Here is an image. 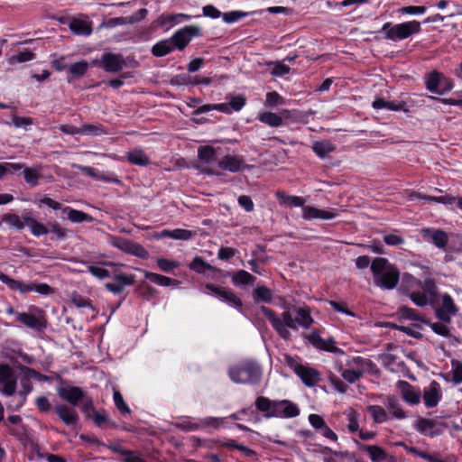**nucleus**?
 I'll list each match as a JSON object with an SVG mask.
<instances>
[{"mask_svg":"<svg viewBox=\"0 0 462 462\" xmlns=\"http://www.w3.org/2000/svg\"><path fill=\"white\" fill-rule=\"evenodd\" d=\"M371 271L374 284L381 289L393 290L397 286L400 280V272L386 258H374L371 263Z\"/></svg>","mask_w":462,"mask_h":462,"instance_id":"obj_1","label":"nucleus"},{"mask_svg":"<svg viewBox=\"0 0 462 462\" xmlns=\"http://www.w3.org/2000/svg\"><path fill=\"white\" fill-rule=\"evenodd\" d=\"M228 374L234 383L241 384H257L262 379L260 365L252 360H246L230 367Z\"/></svg>","mask_w":462,"mask_h":462,"instance_id":"obj_2","label":"nucleus"},{"mask_svg":"<svg viewBox=\"0 0 462 462\" xmlns=\"http://www.w3.org/2000/svg\"><path fill=\"white\" fill-rule=\"evenodd\" d=\"M383 31L389 40H403L412 34L418 33L420 31V23L417 21H411L396 25H392L390 23L383 26Z\"/></svg>","mask_w":462,"mask_h":462,"instance_id":"obj_3","label":"nucleus"},{"mask_svg":"<svg viewBox=\"0 0 462 462\" xmlns=\"http://www.w3.org/2000/svg\"><path fill=\"white\" fill-rule=\"evenodd\" d=\"M246 104V97L244 95H232L229 103L217 105H204L194 111V115H201L211 110H219L224 113H230L231 110L240 111Z\"/></svg>","mask_w":462,"mask_h":462,"instance_id":"obj_4","label":"nucleus"},{"mask_svg":"<svg viewBox=\"0 0 462 462\" xmlns=\"http://www.w3.org/2000/svg\"><path fill=\"white\" fill-rule=\"evenodd\" d=\"M286 359L288 365L307 386H314L319 382L320 374L316 369L298 364L291 356H287Z\"/></svg>","mask_w":462,"mask_h":462,"instance_id":"obj_5","label":"nucleus"},{"mask_svg":"<svg viewBox=\"0 0 462 462\" xmlns=\"http://www.w3.org/2000/svg\"><path fill=\"white\" fill-rule=\"evenodd\" d=\"M93 65H100L106 72L116 73L123 69L125 60L122 54L104 53L99 60L92 61Z\"/></svg>","mask_w":462,"mask_h":462,"instance_id":"obj_6","label":"nucleus"},{"mask_svg":"<svg viewBox=\"0 0 462 462\" xmlns=\"http://www.w3.org/2000/svg\"><path fill=\"white\" fill-rule=\"evenodd\" d=\"M16 391V378L9 365H0V392L6 396H12Z\"/></svg>","mask_w":462,"mask_h":462,"instance_id":"obj_7","label":"nucleus"},{"mask_svg":"<svg viewBox=\"0 0 462 462\" xmlns=\"http://www.w3.org/2000/svg\"><path fill=\"white\" fill-rule=\"evenodd\" d=\"M200 32L199 27L186 26L176 32L171 38L174 48L182 51L189 44L192 37L198 36Z\"/></svg>","mask_w":462,"mask_h":462,"instance_id":"obj_8","label":"nucleus"},{"mask_svg":"<svg viewBox=\"0 0 462 462\" xmlns=\"http://www.w3.org/2000/svg\"><path fill=\"white\" fill-rule=\"evenodd\" d=\"M457 308L448 294H444L439 306L436 309V316L443 322L449 323L451 318L457 312Z\"/></svg>","mask_w":462,"mask_h":462,"instance_id":"obj_9","label":"nucleus"},{"mask_svg":"<svg viewBox=\"0 0 462 462\" xmlns=\"http://www.w3.org/2000/svg\"><path fill=\"white\" fill-rule=\"evenodd\" d=\"M57 392L63 401L72 406H78L86 397V393L78 386L60 387Z\"/></svg>","mask_w":462,"mask_h":462,"instance_id":"obj_10","label":"nucleus"},{"mask_svg":"<svg viewBox=\"0 0 462 462\" xmlns=\"http://www.w3.org/2000/svg\"><path fill=\"white\" fill-rule=\"evenodd\" d=\"M442 397V390L440 384L432 381L423 391L422 398L427 408L436 407Z\"/></svg>","mask_w":462,"mask_h":462,"instance_id":"obj_11","label":"nucleus"},{"mask_svg":"<svg viewBox=\"0 0 462 462\" xmlns=\"http://www.w3.org/2000/svg\"><path fill=\"white\" fill-rule=\"evenodd\" d=\"M446 427L447 425L445 423H440L430 419L420 418L416 421L417 430L423 434H430V436L440 433L442 431L441 428Z\"/></svg>","mask_w":462,"mask_h":462,"instance_id":"obj_12","label":"nucleus"},{"mask_svg":"<svg viewBox=\"0 0 462 462\" xmlns=\"http://www.w3.org/2000/svg\"><path fill=\"white\" fill-rule=\"evenodd\" d=\"M206 288L236 308L242 307L241 300L231 290L224 287H218L214 284H207Z\"/></svg>","mask_w":462,"mask_h":462,"instance_id":"obj_13","label":"nucleus"},{"mask_svg":"<svg viewBox=\"0 0 462 462\" xmlns=\"http://www.w3.org/2000/svg\"><path fill=\"white\" fill-rule=\"evenodd\" d=\"M54 411L58 417L66 424L67 426H74L79 421V414L78 412L71 407H69L65 404L56 405Z\"/></svg>","mask_w":462,"mask_h":462,"instance_id":"obj_14","label":"nucleus"},{"mask_svg":"<svg viewBox=\"0 0 462 462\" xmlns=\"http://www.w3.org/2000/svg\"><path fill=\"white\" fill-rule=\"evenodd\" d=\"M117 246L123 251L132 254L142 259H147L149 257L148 251L141 245L134 243L133 241L121 239L118 242Z\"/></svg>","mask_w":462,"mask_h":462,"instance_id":"obj_15","label":"nucleus"},{"mask_svg":"<svg viewBox=\"0 0 462 462\" xmlns=\"http://www.w3.org/2000/svg\"><path fill=\"white\" fill-rule=\"evenodd\" d=\"M18 368L24 374V378L21 380L22 390L20 394L24 398L32 390V384L30 381L31 378H40L41 374L32 368L20 365Z\"/></svg>","mask_w":462,"mask_h":462,"instance_id":"obj_16","label":"nucleus"},{"mask_svg":"<svg viewBox=\"0 0 462 462\" xmlns=\"http://www.w3.org/2000/svg\"><path fill=\"white\" fill-rule=\"evenodd\" d=\"M262 312L265 315V317L271 321L272 325L278 332V334L284 339H289L291 337L290 331L285 328V326L282 324V319L277 318L273 310L270 309L262 306Z\"/></svg>","mask_w":462,"mask_h":462,"instance_id":"obj_17","label":"nucleus"},{"mask_svg":"<svg viewBox=\"0 0 462 462\" xmlns=\"http://www.w3.org/2000/svg\"><path fill=\"white\" fill-rule=\"evenodd\" d=\"M300 411L298 407L289 401H282L274 403V410L267 416H275L282 414L284 417H295L299 415Z\"/></svg>","mask_w":462,"mask_h":462,"instance_id":"obj_18","label":"nucleus"},{"mask_svg":"<svg viewBox=\"0 0 462 462\" xmlns=\"http://www.w3.org/2000/svg\"><path fill=\"white\" fill-rule=\"evenodd\" d=\"M308 339L310 342L317 348L320 350H326L329 352H337L338 349L335 346L336 342L333 338L329 339H323L321 337L316 333L312 332L309 337Z\"/></svg>","mask_w":462,"mask_h":462,"instance_id":"obj_19","label":"nucleus"},{"mask_svg":"<svg viewBox=\"0 0 462 462\" xmlns=\"http://www.w3.org/2000/svg\"><path fill=\"white\" fill-rule=\"evenodd\" d=\"M292 312L296 313L295 324L304 328H309L312 323L313 319L310 316V309L309 307L297 308L292 306Z\"/></svg>","mask_w":462,"mask_h":462,"instance_id":"obj_20","label":"nucleus"},{"mask_svg":"<svg viewBox=\"0 0 462 462\" xmlns=\"http://www.w3.org/2000/svg\"><path fill=\"white\" fill-rule=\"evenodd\" d=\"M397 386L401 391L402 398L411 404H418L420 402V394L416 393L414 388L405 381H399Z\"/></svg>","mask_w":462,"mask_h":462,"instance_id":"obj_21","label":"nucleus"},{"mask_svg":"<svg viewBox=\"0 0 462 462\" xmlns=\"http://www.w3.org/2000/svg\"><path fill=\"white\" fill-rule=\"evenodd\" d=\"M17 319L27 326L28 328L34 329H42L46 327L45 320L43 319L35 317L30 313L23 312L17 315Z\"/></svg>","mask_w":462,"mask_h":462,"instance_id":"obj_22","label":"nucleus"},{"mask_svg":"<svg viewBox=\"0 0 462 462\" xmlns=\"http://www.w3.org/2000/svg\"><path fill=\"white\" fill-rule=\"evenodd\" d=\"M422 234L424 237L430 238L439 248L444 249L448 244V235L442 230L431 231L427 228L422 230Z\"/></svg>","mask_w":462,"mask_h":462,"instance_id":"obj_23","label":"nucleus"},{"mask_svg":"<svg viewBox=\"0 0 462 462\" xmlns=\"http://www.w3.org/2000/svg\"><path fill=\"white\" fill-rule=\"evenodd\" d=\"M0 281L5 283L11 290L19 291L22 293L33 290L31 284H23L19 281L10 278L2 272H0Z\"/></svg>","mask_w":462,"mask_h":462,"instance_id":"obj_24","label":"nucleus"},{"mask_svg":"<svg viewBox=\"0 0 462 462\" xmlns=\"http://www.w3.org/2000/svg\"><path fill=\"white\" fill-rule=\"evenodd\" d=\"M335 217V213L331 211L318 209L313 207H305L303 208V217L306 219L323 218L331 219Z\"/></svg>","mask_w":462,"mask_h":462,"instance_id":"obj_25","label":"nucleus"},{"mask_svg":"<svg viewBox=\"0 0 462 462\" xmlns=\"http://www.w3.org/2000/svg\"><path fill=\"white\" fill-rule=\"evenodd\" d=\"M127 160L132 164L138 166H147L151 163L149 157L141 149H135L127 152Z\"/></svg>","mask_w":462,"mask_h":462,"instance_id":"obj_26","label":"nucleus"},{"mask_svg":"<svg viewBox=\"0 0 462 462\" xmlns=\"http://www.w3.org/2000/svg\"><path fill=\"white\" fill-rule=\"evenodd\" d=\"M69 29L76 34L90 35L92 32L91 23L87 21L73 19L69 23Z\"/></svg>","mask_w":462,"mask_h":462,"instance_id":"obj_27","label":"nucleus"},{"mask_svg":"<svg viewBox=\"0 0 462 462\" xmlns=\"http://www.w3.org/2000/svg\"><path fill=\"white\" fill-rule=\"evenodd\" d=\"M313 152L320 158H325L329 152L335 151V145L328 140L315 142L312 145Z\"/></svg>","mask_w":462,"mask_h":462,"instance_id":"obj_28","label":"nucleus"},{"mask_svg":"<svg viewBox=\"0 0 462 462\" xmlns=\"http://www.w3.org/2000/svg\"><path fill=\"white\" fill-rule=\"evenodd\" d=\"M258 119L272 127H279L283 124L282 118L281 116L273 113V112H263L258 116Z\"/></svg>","mask_w":462,"mask_h":462,"instance_id":"obj_29","label":"nucleus"},{"mask_svg":"<svg viewBox=\"0 0 462 462\" xmlns=\"http://www.w3.org/2000/svg\"><path fill=\"white\" fill-rule=\"evenodd\" d=\"M242 161L234 156H225L218 162V166L223 170L230 171H238L241 169Z\"/></svg>","mask_w":462,"mask_h":462,"instance_id":"obj_30","label":"nucleus"},{"mask_svg":"<svg viewBox=\"0 0 462 462\" xmlns=\"http://www.w3.org/2000/svg\"><path fill=\"white\" fill-rule=\"evenodd\" d=\"M174 49L171 40L169 39L156 43L152 47V52L156 57H162L170 53Z\"/></svg>","mask_w":462,"mask_h":462,"instance_id":"obj_31","label":"nucleus"},{"mask_svg":"<svg viewBox=\"0 0 462 462\" xmlns=\"http://www.w3.org/2000/svg\"><path fill=\"white\" fill-rule=\"evenodd\" d=\"M232 282L236 285H252L255 282V277L246 271L240 270L232 275Z\"/></svg>","mask_w":462,"mask_h":462,"instance_id":"obj_32","label":"nucleus"},{"mask_svg":"<svg viewBox=\"0 0 462 462\" xmlns=\"http://www.w3.org/2000/svg\"><path fill=\"white\" fill-rule=\"evenodd\" d=\"M361 449L366 451L369 454L370 458L373 462H379L386 457V453L384 452V450L376 445H362Z\"/></svg>","mask_w":462,"mask_h":462,"instance_id":"obj_33","label":"nucleus"},{"mask_svg":"<svg viewBox=\"0 0 462 462\" xmlns=\"http://www.w3.org/2000/svg\"><path fill=\"white\" fill-rule=\"evenodd\" d=\"M68 211V218L74 223H81L84 221L89 222L93 220V217L89 216L88 214L77 210V209H70L69 208H63V212Z\"/></svg>","mask_w":462,"mask_h":462,"instance_id":"obj_34","label":"nucleus"},{"mask_svg":"<svg viewBox=\"0 0 462 462\" xmlns=\"http://www.w3.org/2000/svg\"><path fill=\"white\" fill-rule=\"evenodd\" d=\"M2 221L18 230H22L26 225L24 217H20L18 215L12 213L5 214L2 217Z\"/></svg>","mask_w":462,"mask_h":462,"instance_id":"obj_35","label":"nucleus"},{"mask_svg":"<svg viewBox=\"0 0 462 462\" xmlns=\"http://www.w3.org/2000/svg\"><path fill=\"white\" fill-rule=\"evenodd\" d=\"M24 221L34 236H39L48 233L47 227L43 224L38 222L35 218L25 216Z\"/></svg>","mask_w":462,"mask_h":462,"instance_id":"obj_36","label":"nucleus"},{"mask_svg":"<svg viewBox=\"0 0 462 462\" xmlns=\"http://www.w3.org/2000/svg\"><path fill=\"white\" fill-rule=\"evenodd\" d=\"M79 134L89 135H102L106 134L107 132L106 128L100 124H85L79 128Z\"/></svg>","mask_w":462,"mask_h":462,"instance_id":"obj_37","label":"nucleus"},{"mask_svg":"<svg viewBox=\"0 0 462 462\" xmlns=\"http://www.w3.org/2000/svg\"><path fill=\"white\" fill-rule=\"evenodd\" d=\"M35 57V54L29 51V50H24L17 54H14L12 56H10L7 60L8 63L10 65H14V64H17V63H23V62H27V61H30L32 60H33Z\"/></svg>","mask_w":462,"mask_h":462,"instance_id":"obj_38","label":"nucleus"},{"mask_svg":"<svg viewBox=\"0 0 462 462\" xmlns=\"http://www.w3.org/2000/svg\"><path fill=\"white\" fill-rule=\"evenodd\" d=\"M276 197L278 198V199L280 200L281 203L288 204L290 206H294V207H302L305 202L304 199H301L300 197L290 196V195L285 194L282 191H277Z\"/></svg>","mask_w":462,"mask_h":462,"instance_id":"obj_39","label":"nucleus"},{"mask_svg":"<svg viewBox=\"0 0 462 462\" xmlns=\"http://www.w3.org/2000/svg\"><path fill=\"white\" fill-rule=\"evenodd\" d=\"M387 408L393 417L397 419L405 418V412L402 411L400 403L398 402L395 397L389 396L387 398Z\"/></svg>","mask_w":462,"mask_h":462,"instance_id":"obj_40","label":"nucleus"},{"mask_svg":"<svg viewBox=\"0 0 462 462\" xmlns=\"http://www.w3.org/2000/svg\"><path fill=\"white\" fill-rule=\"evenodd\" d=\"M74 166L77 167L83 173L88 175L89 177L103 180L108 181V182L109 181L116 182V183L121 182L120 180H118L117 178H109V177H106L104 175L97 173L94 168L88 167V166H81V165H74Z\"/></svg>","mask_w":462,"mask_h":462,"instance_id":"obj_41","label":"nucleus"},{"mask_svg":"<svg viewBox=\"0 0 462 462\" xmlns=\"http://www.w3.org/2000/svg\"><path fill=\"white\" fill-rule=\"evenodd\" d=\"M199 158L205 163L210 164L217 159L216 151L212 146H202L199 149Z\"/></svg>","mask_w":462,"mask_h":462,"instance_id":"obj_42","label":"nucleus"},{"mask_svg":"<svg viewBox=\"0 0 462 462\" xmlns=\"http://www.w3.org/2000/svg\"><path fill=\"white\" fill-rule=\"evenodd\" d=\"M405 102L394 104L393 102L386 101L383 98H377L373 102V107L375 109L387 108L393 111L403 109Z\"/></svg>","mask_w":462,"mask_h":462,"instance_id":"obj_43","label":"nucleus"},{"mask_svg":"<svg viewBox=\"0 0 462 462\" xmlns=\"http://www.w3.org/2000/svg\"><path fill=\"white\" fill-rule=\"evenodd\" d=\"M367 411L375 422L381 423L387 420V413L383 407L379 405H371L367 407Z\"/></svg>","mask_w":462,"mask_h":462,"instance_id":"obj_44","label":"nucleus"},{"mask_svg":"<svg viewBox=\"0 0 462 462\" xmlns=\"http://www.w3.org/2000/svg\"><path fill=\"white\" fill-rule=\"evenodd\" d=\"M364 374V369L361 368H349L342 371V377L350 383L359 380Z\"/></svg>","mask_w":462,"mask_h":462,"instance_id":"obj_45","label":"nucleus"},{"mask_svg":"<svg viewBox=\"0 0 462 462\" xmlns=\"http://www.w3.org/2000/svg\"><path fill=\"white\" fill-rule=\"evenodd\" d=\"M23 175H24V179H25V181L32 185V186H36L38 184V180L41 177V173H40V168L37 169V168H23Z\"/></svg>","mask_w":462,"mask_h":462,"instance_id":"obj_46","label":"nucleus"},{"mask_svg":"<svg viewBox=\"0 0 462 462\" xmlns=\"http://www.w3.org/2000/svg\"><path fill=\"white\" fill-rule=\"evenodd\" d=\"M272 291L265 286H259L254 291V299L255 301H272Z\"/></svg>","mask_w":462,"mask_h":462,"instance_id":"obj_47","label":"nucleus"},{"mask_svg":"<svg viewBox=\"0 0 462 462\" xmlns=\"http://www.w3.org/2000/svg\"><path fill=\"white\" fill-rule=\"evenodd\" d=\"M145 277L152 281V282L157 283L161 286H170L172 282L178 283L177 281H172L171 278L167 276H163L153 273H146Z\"/></svg>","mask_w":462,"mask_h":462,"instance_id":"obj_48","label":"nucleus"},{"mask_svg":"<svg viewBox=\"0 0 462 462\" xmlns=\"http://www.w3.org/2000/svg\"><path fill=\"white\" fill-rule=\"evenodd\" d=\"M88 69V61L81 60V61L71 64L69 68V70L72 76L81 77L87 72Z\"/></svg>","mask_w":462,"mask_h":462,"instance_id":"obj_49","label":"nucleus"},{"mask_svg":"<svg viewBox=\"0 0 462 462\" xmlns=\"http://www.w3.org/2000/svg\"><path fill=\"white\" fill-rule=\"evenodd\" d=\"M441 77H442V75L437 71L431 72L426 81L427 88L431 92L438 93L439 92L438 88H439Z\"/></svg>","mask_w":462,"mask_h":462,"instance_id":"obj_50","label":"nucleus"},{"mask_svg":"<svg viewBox=\"0 0 462 462\" xmlns=\"http://www.w3.org/2000/svg\"><path fill=\"white\" fill-rule=\"evenodd\" d=\"M247 15V13L242 11H233L228 13L222 14V18L225 23H232L238 21L241 18H244Z\"/></svg>","mask_w":462,"mask_h":462,"instance_id":"obj_51","label":"nucleus"},{"mask_svg":"<svg viewBox=\"0 0 462 462\" xmlns=\"http://www.w3.org/2000/svg\"><path fill=\"white\" fill-rule=\"evenodd\" d=\"M291 312H292V307L288 308V310L283 311V313L282 314V322L285 326V328H287V329H288V328H292V329L297 328V326L295 324V319H292Z\"/></svg>","mask_w":462,"mask_h":462,"instance_id":"obj_52","label":"nucleus"},{"mask_svg":"<svg viewBox=\"0 0 462 462\" xmlns=\"http://www.w3.org/2000/svg\"><path fill=\"white\" fill-rule=\"evenodd\" d=\"M189 268L198 273H203L205 270H210L211 266L204 262L200 257H196L189 263Z\"/></svg>","mask_w":462,"mask_h":462,"instance_id":"obj_53","label":"nucleus"},{"mask_svg":"<svg viewBox=\"0 0 462 462\" xmlns=\"http://www.w3.org/2000/svg\"><path fill=\"white\" fill-rule=\"evenodd\" d=\"M283 102H284V99L275 91L268 92L266 94L265 104L268 106L273 107L278 105L283 104Z\"/></svg>","mask_w":462,"mask_h":462,"instance_id":"obj_54","label":"nucleus"},{"mask_svg":"<svg viewBox=\"0 0 462 462\" xmlns=\"http://www.w3.org/2000/svg\"><path fill=\"white\" fill-rule=\"evenodd\" d=\"M195 235V232L188 229H174L172 230L171 238L178 240H189Z\"/></svg>","mask_w":462,"mask_h":462,"instance_id":"obj_55","label":"nucleus"},{"mask_svg":"<svg viewBox=\"0 0 462 462\" xmlns=\"http://www.w3.org/2000/svg\"><path fill=\"white\" fill-rule=\"evenodd\" d=\"M114 280L117 284H120L123 288L126 285H132L134 282V277L133 275L125 273L115 274Z\"/></svg>","mask_w":462,"mask_h":462,"instance_id":"obj_56","label":"nucleus"},{"mask_svg":"<svg viewBox=\"0 0 462 462\" xmlns=\"http://www.w3.org/2000/svg\"><path fill=\"white\" fill-rule=\"evenodd\" d=\"M451 364L453 367L452 381L455 383H462V363L457 360H452Z\"/></svg>","mask_w":462,"mask_h":462,"instance_id":"obj_57","label":"nucleus"},{"mask_svg":"<svg viewBox=\"0 0 462 462\" xmlns=\"http://www.w3.org/2000/svg\"><path fill=\"white\" fill-rule=\"evenodd\" d=\"M431 329L438 335L443 336V337H450V329L444 323L441 322H435L430 324Z\"/></svg>","mask_w":462,"mask_h":462,"instance_id":"obj_58","label":"nucleus"},{"mask_svg":"<svg viewBox=\"0 0 462 462\" xmlns=\"http://www.w3.org/2000/svg\"><path fill=\"white\" fill-rule=\"evenodd\" d=\"M114 401L116 403V408L123 413H128L130 412L129 407L125 402L123 396L121 393L117 391L114 393Z\"/></svg>","mask_w":462,"mask_h":462,"instance_id":"obj_59","label":"nucleus"},{"mask_svg":"<svg viewBox=\"0 0 462 462\" xmlns=\"http://www.w3.org/2000/svg\"><path fill=\"white\" fill-rule=\"evenodd\" d=\"M348 417V424L347 428L350 431L355 432L357 431L359 429L358 424V414L355 411H350V412L347 415Z\"/></svg>","mask_w":462,"mask_h":462,"instance_id":"obj_60","label":"nucleus"},{"mask_svg":"<svg viewBox=\"0 0 462 462\" xmlns=\"http://www.w3.org/2000/svg\"><path fill=\"white\" fill-rule=\"evenodd\" d=\"M410 298L419 307H424L428 304V298L425 293L419 291L412 292Z\"/></svg>","mask_w":462,"mask_h":462,"instance_id":"obj_61","label":"nucleus"},{"mask_svg":"<svg viewBox=\"0 0 462 462\" xmlns=\"http://www.w3.org/2000/svg\"><path fill=\"white\" fill-rule=\"evenodd\" d=\"M88 271L96 277L104 279L111 275L112 272L97 266H88Z\"/></svg>","mask_w":462,"mask_h":462,"instance_id":"obj_62","label":"nucleus"},{"mask_svg":"<svg viewBox=\"0 0 462 462\" xmlns=\"http://www.w3.org/2000/svg\"><path fill=\"white\" fill-rule=\"evenodd\" d=\"M256 408L263 412H267L272 408V402L271 401L266 397H258L255 401Z\"/></svg>","mask_w":462,"mask_h":462,"instance_id":"obj_63","label":"nucleus"},{"mask_svg":"<svg viewBox=\"0 0 462 462\" xmlns=\"http://www.w3.org/2000/svg\"><path fill=\"white\" fill-rule=\"evenodd\" d=\"M422 290L431 296H435L437 293V287L435 281L432 278H427L421 285Z\"/></svg>","mask_w":462,"mask_h":462,"instance_id":"obj_64","label":"nucleus"}]
</instances>
